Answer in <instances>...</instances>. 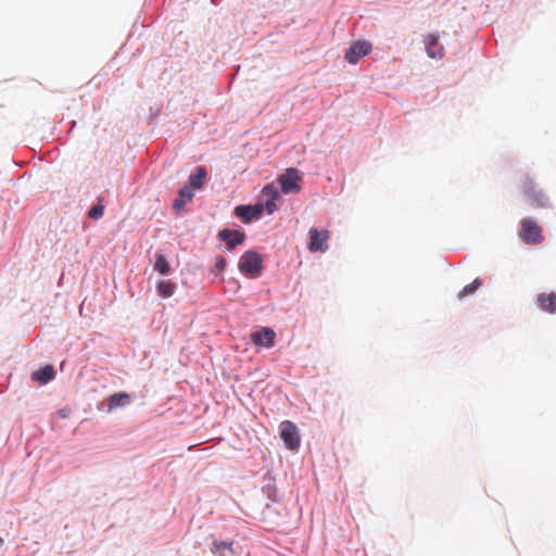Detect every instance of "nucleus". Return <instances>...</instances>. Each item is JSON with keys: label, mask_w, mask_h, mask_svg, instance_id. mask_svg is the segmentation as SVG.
<instances>
[{"label": "nucleus", "mask_w": 556, "mask_h": 556, "mask_svg": "<svg viewBox=\"0 0 556 556\" xmlns=\"http://www.w3.org/2000/svg\"><path fill=\"white\" fill-rule=\"evenodd\" d=\"M233 541H214L212 546V553L216 556L233 555Z\"/></svg>", "instance_id": "dca6fc26"}, {"label": "nucleus", "mask_w": 556, "mask_h": 556, "mask_svg": "<svg viewBox=\"0 0 556 556\" xmlns=\"http://www.w3.org/2000/svg\"><path fill=\"white\" fill-rule=\"evenodd\" d=\"M263 258L261 254L255 251H247L240 257L238 268L241 274L256 278L263 270Z\"/></svg>", "instance_id": "f03ea898"}, {"label": "nucleus", "mask_w": 556, "mask_h": 556, "mask_svg": "<svg viewBox=\"0 0 556 556\" xmlns=\"http://www.w3.org/2000/svg\"><path fill=\"white\" fill-rule=\"evenodd\" d=\"M540 307L551 314H556V294L551 292L548 294L542 293L538 298Z\"/></svg>", "instance_id": "2eb2a0df"}, {"label": "nucleus", "mask_w": 556, "mask_h": 556, "mask_svg": "<svg viewBox=\"0 0 556 556\" xmlns=\"http://www.w3.org/2000/svg\"><path fill=\"white\" fill-rule=\"evenodd\" d=\"M280 437L289 450H296L300 446V435L295 425L289 420L280 424Z\"/></svg>", "instance_id": "39448f33"}, {"label": "nucleus", "mask_w": 556, "mask_h": 556, "mask_svg": "<svg viewBox=\"0 0 556 556\" xmlns=\"http://www.w3.org/2000/svg\"><path fill=\"white\" fill-rule=\"evenodd\" d=\"M206 169L203 166L197 167L194 173H192L189 177V184L193 189H200L204 185L206 178Z\"/></svg>", "instance_id": "f3484780"}, {"label": "nucleus", "mask_w": 556, "mask_h": 556, "mask_svg": "<svg viewBox=\"0 0 556 556\" xmlns=\"http://www.w3.org/2000/svg\"><path fill=\"white\" fill-rule=\"evenodd\" d=\"M519 237L526 244H539L543 241L542 227L531 218H523L520 222Z\"/></svg>", "instance_id": "7ed1b4c3"}, {"label": "nucleus", "mask_w": 556, "mask_h": 556, "mask_svg": "<svg viewBox=\"0 0 556 556\" xmlns=\"http://www.w3.org/2000/svg\"><path fill=\"white\" fill-rule=\"evenodd\" d=\"M308 235H309L308 250L311 252H325L328 249V239H329L328 230L319 231L316 228H311L308 231Z\"/></svg>", "instance_id": "423d86ee"}, {"label": "nucleus", "mask_w": 556, "mask_h": 556, "mask_svg": "<svg viewBox=\"0 0 556 556\" xmlns=\"http://www.w3.org/2000/svg\"><path fill=\"white\" fill-rule=\"evenodd\" d=\"M3 545V539L0 536V546Z\"/></svg>", "instance_id": "b1692460"}, {"label": "nucleus", "mask_w": 556, "mask_h": 556, "mask_svg": "<svg viewBox=\"0 0 556 556\" xmlns=\"http://www.w3.org/2000/svg\"><path fill=\"white\" fill-rule=\"evenodd\" d=\"M104 206L101 204L92 206L88 212V217L91 219H99L103 216Z\"/></svg>", "instance_id": "4be33fe9"}, {"label": "nucleus", "mask_w": 556, "mask_h": 556, "mask_svg": "<svg viewBox=\"0 0 556 556\" xmlns=\"http://www.w3.org/2000/svg\"><path fill=\"white\" fill-rule=\"evenodd\" d=\"M55 377V371L53 366L47 365L39 370H36L31 374L33 380L39 382L40 384H46L49 381L53 380Z\"/></svg>", "instance_id": "4468645a"}, {"label": "nucleus", "mask_w": 556, "mask_h": 556, "mask_svg": "<svg viewBox=\"0 0 556 556\" xmlns=\"http://www.w3.org/2000/svg\"><path fill=\"white\" fill-rule=\"evenodd\" d=\"M301 175L296 168H288L285 174L280 175L278 182L280 184L281 191L286 194L298 193L301 190Z\"/></svg>", "instance_id": "20e7f679"}, {"label": "nucleus", "mask_w": 556, "mask_h": 556, "mask_svg": "<svg viewBox=\"0 0 556 556\" xmlns=\"http://www.w3.org/2000/svg\"><path fill=\"white\" fill-rule=\"evenodd\" d=\"M130 395L126 392H117L108 397V410L112 412L119 407H125L130 403Z\"/></svg>", "instance_id": "ddd939ff"}, {"label": "nucleus", "mask_w": 556, "mask_h": 556, "mask_svg": "<svg viewBox=\"0 0 556 556\" xmlns=\"http://www.w3.org/2000/svg\"><path fill=\"white\" fill-rule=\"evenodd\" d=\"M371 51V43L368 41L354 42L345 53V60L355 64L362 56L367 55Z\"/></svg>", "instance_id": "0eeeda50"}, {"label": "nucleus", "mask_w": 556, "mask_h": 556, "mask_svg": "<svg viewBox=\"0 0 556 556\" xmlns=\"http://www.w3.org/2000/svg\"><path fill=\"white\" fill-rule=\"evenodd\" d=\"M276 333L271 328L263 327L261 330L251 334V340L255 345H264L273 348L275 344Z\"/></svg>", "instance_id": "1a4fd4ad"}, {"label": "nucleus", "mask_w": 556, "mask_h": 556, "mask_svg": "<svg viewBox=\"0 0 556 556\" xmlns=\"http://www.w3.org/2000/svg\"><path fill=\"white\" fill-rule=\"evenodd\" d=\"M482 286V280L476 278L471 283L465 286L458 293L457 298L463 300L466 296L472 295Z\"/></svg>", "instance_id": "aec40b11"}, {"label": "nucleus", "mask_w": 556, "mask_h": 556, "mask_svg": "<svg viewBox=\"0 0 556 556\" xmlns=\"http://www.w3.org/2000/svg\"><path fill=\"white\" fill-rule=\"evenodd\" d=\"M193 198V193L189 187L185 186L179 189L178 199L174 201L173 207L175 210L181 208L186 203L190 202Z\"/></svg>", "instance_id": "6ab92c4d"}, {"label": "nucleus", "mask_w": 556, "mask_h": 556, "mask_svg": "<svg viewBox=\"0 0 556 556\" xmlns=\"http://www.w3.org/2000/svg\"><path fill=\"white\" fill-rule=\"evenodd\" d=\"M426 51L428 56L435 59L442 58L444 54L443 47L439 43V37L434 34H430L425 39Z\"/></svg>", "instance_id": "f8f14e48"}, {"label": "nucleus", "mask_w": 556, "mask_h": 556, "mask_svg": "<svg viewBox=\"0 0 556 556\" xmlns=\"http://www.w3.org/2000/svg\"><path fill=\"white\" fill-rule=\"evenodd\" d=\"M521 190L530 205L539 208L549 206V199L546 193L538 188L536 184L529 176H525L521 180Z\"/></svg>", "instance_id": "f257e3e1"}, {"label": "nucleus", "mask_w": 556, "mask_h": 556, "mask_svg": "<svg viewBox=\"0 0 556 556\" xmlns=\"http://www.w3.org/2000/svg\"><path fill=\"white\" fill-rule=\"evenodd\" d=\"M262 194L265 198V203L262 204L263 208H265L268 214L274 213V211L276 210V203L275 202H276V200L278 199V195H279L277 188L275 186H273V185H266L262 189Z\"/></svg>", "instance_id": "9b49d317"}, {"label": "nucleus", "mask_w": 556, "mask_h": 556, "mask_svg": "<svg viewBox=\"0 0 556 556\" xmlns=\"http://www.w3.org/2000/svg\"><path fill=\"white\" fill-rule=\"evenodd\" d=\"M154 269L159 271L161 275H167L170 270L169 263L167 262L166 257L161 253L155 254Z\"/></svg>", "instance_id": "412c9836"}, {"label": "nucleus", "mask_w": 556, "mask_h": 556, "mask_svg": "<svg viewBox=\"0 0 556 556\" xmlns=\"http://www.w3.org/2000/svg\"><path fill=\"white\" fill-rule=\"evenodd\" d=\"M218 237L225 241L228 250H232L244 241L245 235L240 230L223 229Z\"/></svg>", "instance_id": "9d476101"}, {"label": "nucleus", "mask_w": 556, "mask_h": 556, "mask_svg": "<svg viewBox=\"0 0 556 556\" xmlns=\"http://www.w3.org/2000/svg\"><path fill=\"white\" fill-rule=\"evenodd\" d=\"M225 267H226V260L223 256H218L216 258V262H215V265H214V267L212 269V273L214 275H218V274H220L225 269Z\"/></svg>", "instance_id": "5701e85b"}, {"label": "nucleus", "mask_w": 556, "mask_h": 556, "mask_svg": "<svg viewBox=\"0 0 556 556\" xmlns=\"http://www.w3.org/2000/svg\"><path fill=\"white\" fill-rule=\"evenodd\" d=\"M176 289V283L170 280H161L156 286L157 294L164 299L170 298Z\"/></svg>", "instance_id": "a211bd4d"}, {"label": "nucleus", "mask_w": 556, "mask_h": 556, "mask_svg": "<svg viewBox=\"0 0 556 556\" xmlns=\"http://www.w3.org/2000/svg\"><path fill=\"white\" fill-rule=\"evenodd\" d=\"M263 205H238L235 208V214L245 224L250 223L252 219L260 218L263 213Z\"/></svg>", "instance_id": "6e6552de"}]
</instances>
